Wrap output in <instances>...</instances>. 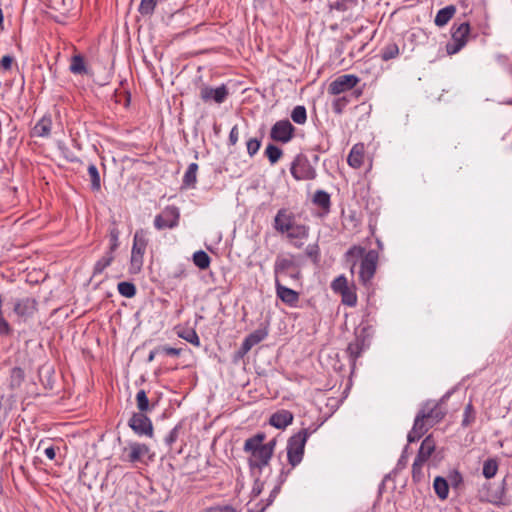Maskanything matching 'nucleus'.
Wrapping results in <instances>:
<instances>
[{"label":"nucleus","instance_id":"f257e3e1","mask_svg":"<svg viewBox=\"0 0 512 512\" xmlns=\"http://www.w3.org/2000/svg\"><path fill=\"white\" fill-rule=\"evenodd\" d=\"M266 439V435L263 432H258L255 435L245 440L243 451L249 453L248 467L250 474L270 473V460L272 455L270 450L268 451L263 442Z\"/></svg>","mask_w":512,"mask_h":512},{"label":"nucleus","instance_id":"f03ea898","mask_svg":"<svg viewBox=\"0 0 512 512\" xmlns=\"http://www.w3.org/2000/svg\"><path fill=\"white\" fill-rule=\"evenodd\" d=\"M311 432L304 428L293 434L287 441V459L291 470L299 465L304 456L306 442Z\"/></svg>","mask_w":512,"mask_h":512},{"label":"nucleus","instance_id":"7ed1b4c3","mask_svg":"<svg viewBox=\"0 0 512 512\" xmlns=\"http://www.w3.org/2000/svg\"><path fill=\"white\" fill-rule=\"evenodd\" d=\"M148 245V239L146 232L143 229H139L134 233L133 245L131 249L130 258V272L139 273L143 266V258Z\"/></svg>","mask_w":512,"mask_h":512},{"label":"nucleus","instance_id":"20e7f679","mask_svg":"<svg viewBox=\"0 0 512 512\" xmlns=\"http://www.w3.org/2000/svg\"><path fill=\"white\" fill-rule=\"evenodd\" d=\"M470 25L468 22L454 23L451 27V41L446 44L448 55L457 54L468 42Z\"/></svg>","mask_w":512,"mask_h":512},{"label":"nucleus","instance_id":"39448f33","mask_svg":"<svg viewBox=\"0 0 512 512\" xmlns=\"http://www.w3.org/2000/svg\"><path fill=\"white\" fill-rule=\"evenodd\" d=\"M180 216V209L177 206L167 205L159 214L155 216L153 222L154 227L158 231L174 229L179 225Z\"/></svg>","mask_w":512,"mask_h":512},{"label":"nucleus","instance_id":"423d86ee","mask_svg":"<svg viewBox=\"0 0 512 512\" xmlns=\"http://www.w3.org/2000/svg\"><path fill=\"white\" fill-rule=\"evenodd\" d=\"M273 271L275 280L287 277L293 281H299L301 278L300 269L292 258L277 256Z\"/></svg>","mask_w":512,"mask_h":512},{"label":"nucleus","instance_id":"0eeeda50","mask_svg":"<svg viewBox=\"0 0 512 512\" xmlns=\"http://www.w3.org/2000/svg\"><path fill=\"white\" fill-rule=\"evenodd\" d=\"M379 255L378 252L374 249L367 251L364 257H362V261H360L359 267V281L367 286L371 283V280L374 278L376 273L377 264H378Z\"/></svg>","mask_w":512,"mask_h":512},{"label":"nucleus","instance_id":"6e6552de","mask_svg":"<svg viewBox=\"0 0 512 512\" xmlns=\"http://www.w3.org/2000/svg\"><path fill=\"white\" fill-rule=\"evenodd\" d=\"M290 172L293 178L298 181L313 180L317 176L316 169L308 160V158L303 155L296 156L292 162Z\"/></svg>","mask_w":512,"mask_h":512},{"label":"nucleus","instance_id":"1a4fd4ad","mask_svg":"<svg viewBox=\"0 0 512 512\" xmlns=\"http://www.w3.org/2000/svg\"><path fill=\"white\" fill-rule=\"evenodd\" d=\"M150 453L148 445L136 441L128 442L127 446L122 449L120 459L129 463H146L144 458Z\"/></svg>","mask_w":512,"mask_h":512},{"label":"nucleus","instance_id":"9d476101","mask_svg":"<svg viewBox=\"0 0 512 512\" xmlns=\"http://www.w3.org/2000/svg\"><path fill=\"white\" fill-rule=\"evenodd\" d=\"M128 426L140 437L152 438L154 435L153 423L145 413L134 412L128 420Z\"/></svg>","mask_w":512,"mask_h":512},{"label":"nucleus","instance_id":"9b49d317","mask_svg":"<svg viewBox=\"0 0 512 512\" xmlns=\"http://www.w3.org/2000/svg\"><path fill=\"white\" fill-rule=\"evenodd\" d=\"M199 96L204 103L222 104L229 96V89L225 84L218 87H212L203 84L199 90Z\"/></svg>","mask_w":512,"mask_h":512},{"label":"nucleus","instance_id":"f8f14e48","mask_svg":"<svg viewBox=\"0 0 512 512\" xmlns=\"http://www.w3.org/2000/svg\"><path fill=\"white\" fill-rule=\"evenodd\" d=\"M295 130L288 119L279 120L271 127L270 138L276 142L288 143L294 137Z\"/></svg>","mask_w":512,"mask_h":512},{"label":"nucleus","instance_id":"ddd939ff","mask_svg":"<svg viewBox=\"0 0 512 512\" xmlns=\"http://www.w3.org/2000/svg\"><path fill=\"white\" fill-rule=\"evenodd\" d=\"M366 329H361L360 332H356L354 340H352L347 348L346 354L349 358L350 364L352 368L355 367L357 359L362 355L363 351L368 347V343L366 342Z\"/></svg>","mask_w":512,"mask_h":512},{"label":"nucleus","instance_id":"4468645a","mask_svg":"<svg viewBox=\"0 0 512 512\" xmlns=\"http://www.w3.org/2000/svg\"><path fill=\"white\" fill-rule=\"evenodd\" d=\"M418 413L426 416L425 421L431 427L442 421L446 415L444 408L439 403L432 401L424 403Z\"/></svg>","mask_w":512,"mask_h":512},{"label":"nucleus","instance_id":"2eb2a0df","mask_svg":"<svg viewBox=\"0 0 512 512\" xmlns=\"http://www.w3.org/2000/svg\"><path fill=\"white\" fill-rule=\"evenodd\" d=\"M359 82V78L353 74H345L337 77L333 80L328 87V92L332 95H339L341 93L347 92L353 89L357 83Z\"/></svg>","mask_w":512,"mask_h":512},{"label":"nucleus","instance_id":"dca6fc26","mask_svg":"<svg viewBox=\"0 0 512 512\" xmlns=\"http://www.w3.org/2000/svg\"><path fill=\"white\" fill-rule=\"evenodd\" d=\"M507 479V476L504 477L499 483L498 487L493 490L491 496H487L483 500L496 507L510 506L512 504V500L511 497L507 494Z\"/></svg>","mask_w":512,"mask_h":512},{"label":"nucleus","instance_id":"f3484780","mask_svg":"<svg viewBox=\"0 0 512 512\" xmlns=\"http://www.w3.org/2000/svg\"><path fill=\"white\" fill-rule=\"evenodd\" d=\"M294 223L295 215L288 209L281 208L274 217L273 228L281 234H286L291 230Z\"/></svg>","mask_w":512,"mask_h":512},{"label":"nucleus","instance_id":"a211bd4d","mask_svg":"<svg viewBox=\"0 0 512 512\" xmlns=\"http://www.w3.org/2000/svg\"><path fill=\"white\" fill-rule=\"evenodd\" d=\"M13 311L18 317L26 320L37 311V301L32 297L17 299L14 303Z\"/></svg>","mask_w":512,"mask_h":512},{"label":"nucleus","instance_id":"6ab92c4d","mask_svg":"<svg viewBox=\"0 0 512 512\" xmlns=\"http://www.w3.org/2000/svg\"><path fill=\"white\" fill-rule=\"evenodd\" d=\"M276 296L289 307H297L299 302V293L283 285L280 280H275Z\"/></svg>","mask_w":512,"mask_h":512},{"label":"nucleus","instance_id":"aec40b11","mask_svg":"<svg viewBox=\"0 0 512 512\" xmlns=\"http://www.w3.org/2000/svg\"><path fill=\"white\" fill-rule=\"evenodd\" d=\"M425 417L426 416L417 413L414 419L413 427L407 435L408 443L418 441L429 430V428H431V426L427 425Z\"/></svg>","mask_w":512,"mask_h":512},{"label":"nucleus","instance_id":"412c9836","mask_svg":"<svg viewBox=\"0 0 512 512\" xmlns=\"http://www.w3.org/2000/svg\"><path fill=\"white\" fill-rule=\"evenodd\" d=\"M436 449V441L433 438L432 435L426 436L418 450L417 456H416V465L418 463H426L427 460L430 458V456L433 454V452Z\"/></svg>","mask_w":512,"mask_h":512},{"label":"nucleus","instance_id":"4be33fe9","mask_svg":"<svg viewBox=\"0 0 512 512\" xmlns=\"http://www.w3.org/2000/svg\"><path fill=\"white\" fill-rule=\"evenodd\" d=\"M294 415L292 412L286 409L276 411L270 416L269 423L277 429H285L287 426L292 424Z\"/></svg>","mask_w":512,"mask_h":512},{"label":"nucleus","instance_id":"5701e85b","mask_svg":"<svg viewBox=\"0 0 512 512\" xmlns=\"http://www.w3.org/2000/svg\"><path fill=\"white\" fill-rule=\"evenodd\" d=\"M366 253L367 251L365 248L359 245H353L346 251L344 254V260L346 265L350 267L352 273L354 272L358 261H362V257H364Z\"/></svg>","mask_w":512,"mask_h":512},{"label":"nucleus","instance_id":"b1692460","mask_svg":"<svg viewBox=\"0 0 512 512\" xmlns=\"http://www.w3.org/2000/svg\"><path fill=\"white\" fill-rule=\"evenodd\" d=\"M52 128V119L50 116H43L32 130L33 136L47 138L50 136Z\"/></svg>","mask_w":512,"mask_h":512},{"label":"nucleus","instance_id":"393cba45","mask_svg":"<svg viewBox=\"0 0 512 512\" xmlns=\"http://www.w3.org/2000/svg\"><path fill=\"white\" fill-rule=\"evenodd\" d=\"M456 12V8L453 5H448L442 9H440L434 19V23L438 27H443L446 25L451 18L454 16Z\"/></svg>","mask_w":512,"mask_h":512},{"label":"nucleus","instance_id":"a878e982","mask_svg":"<svg viewBox=\"0 0 512 512\" xmlns=\"http://www.w3.org/2000/svg\"><path fill=\"white\" fill-rule=\"evenodd\" d=\"M309 227L305 224H297L296 222L292 225L290 231L286 232V236L291 241L293 240H305L309 236Z\"/></svg>","mask_w":512,"mask_h":512},{"label":"nucleus","instance_id":"bb28decb","mask_svg":"<svg viewBox=\"0 0 512 512\" xmlns=\"http://www.w3.org/2000/svg\"><path fill=\"white\" fill-rule=\"evenodd\" d=\"M347 162L352 168H360L364 162L363 147L354 145L348 155Z\"/></svg>","mask_w":512,"mask_h":512},{"label":"nucleus","instance_id":"cd10ccee","mask_svg":"<svg viewBox=\"0 0 512 512\" xmlns=\"http://www.w3.org/2000/svg\"><path fill=\"white\" fill-rule=\"evenodd\" d=\"M177 336L195 347H199L201 345L200 338L194 328L183 327L177 330Z\"/></svg>","mask_w":512,"mask_h":512},{"label":"nucleus","instance_id":"c85d7f7f","mask_svg":"<svg viewBox=\"0 0 512 512\" xmlns=\"http://www.w3.org/2000/svg\"><path fill=\"white\" fill-rule=\"evenodd\" d=\"M313 203L329 213L331 207L330 194L324 190H317L313 196Z\"/></svg>","mask_w":512,"mask_h":512},{"label":"nucleus","instance_id":"c756f323","mask_svg":"<svg viewBox=\"0 0 512 512\" xmlns=\"http://www.w3.org/2000/svg\"><path fill=\"white\" fill-rule=\"evenodd\" d=\"M197 171H198V164L197 163H191L189 164L183 179H182V185L187 188H194L195 184L197 182Z\"/></svg>","mask_w":512,"mask_h":512},{"label":"nucleus","instance_id":"7c9ffc66","mask_svg":"<svg viewBox=\"0 0 512 512\" xmlns=\"http://www.w3.org/2000/svg\"><path fill=\"white\" fill-rule=\"evenodd\" d=\"M399 53L400 51L398 45L395 42L390 41L381 48L380 57L383 61L387 62L397 58Z\"/></svg>","mask_w":512,"mask_h":512},{"label":"nucleus","instance_id":"2f4dec72","mask_svg":"<svg viewBox=\"0 0 512 512\" xmlns=\"http://www.w3.org/2000/svg\"><path fill=\"white\" fill-rule=\"evenodd\" d=\"M499 469V461L497 458H488L483 462L482 475L490 480L496 476Z\"/></svg>","mask_w":512,"mask_h":512},{"label":"nucleus","instance_id":"473e14b6","mask_svg":"<svg viewBox=\"0 0 512 512\" xmlns=\"http://www.w3.org/2000/svg\"><path fill=\"white\" fill-rule=\"evenodd\" d=\"M433 488H434L435 494L438 496L439 499H441V500L447 499L448 494H449V485H448L447 480L444 477L437 476L434 479Z\"/></svg>","mask_w":512,"mask_h":512},{"label":"nucleus","instance_id":"72a5a7b5","mask_svg":"<svg viewBox=\"0 0 512 512\" xmlns=\"http://www.w3.org/2000/svg\"><path fill=\"white\" fill-rule=\"evenodd\" d=\"M114 260V254L106 251L105 254L94 264L93 275H100L111 265Z\"/></svg>","mask_w":512,"mask_h":512},{"label":"nucleus","instance_id":"f704fd0d","mask_svg":"<svg viewBox=\"0 0 512 512\" xmlns=\"http://www.w3.org/2000/svg\"><path fill=\"white\" fill-rule=\"evenodd\" d=\"M25 379L24 370L21 367H14L10 371L9 387L12 390L19 388Z\"/></svg>","mask_w":512,"mask_h":512},{"label":"nucleus","instance_id":"c9c22d12","mask_svg":"<svg viewBox=\"0 0 512 512\" xmlns=\"http://www.w3.org/2000/svg\"><path fill=\"white\" fill-rule=\"evenodd\" d=\"M70 71L75 75H84L88 73L83 56L74 55L71 59Z\"/></svg>","mask_w":512,"mask_h":512},{"label":"nucleus","instance_id":"e433bc0d","mask_svg":"<svg viewBox=\"0 0 512 512\" xmlns=\"http://www.w3.org/2000/svg\"><path fill=\"white\" fill-rule=\"evenodd\" d=\"M119 236H120V231H119L118 227L116 226V224L113 223V225L109 228V233H108L109 247H108L107 251H109L113 254L115 253V251L118 249V247L120 245Z\"/></svg>","mask_w":512,"mask_h":512},{"label":"nucleus","instance_id":"4c0bfd02","mask_svg":"<svg viewBox=\"0 0 512 512\" xmlns=\"http://www.w3.org/2000/svg\"><path fill=\"white\" fill-rule=\"evenodd\" d=\"M193 262L199 269L205 270L209 268L211 258L205 251L199 250L193 254Z\"/></svg>","mask_w":512,"mask_h":512},{"label":"nucleus","instance_id":"58836bf2","mask_svg":"<svg viewBox=\"0 0 512 512\" xmlns=\"http://www.w3.org/2000/svg\"><path fill=\"white\" fill-rule=\"evenodd\" d=\"M264 473H255V474H251V476L253 477L254 479V483H253V487H252V490H251V498H256L258 497L262 491L264 490V486H265V483H266V478H262V475Z\"/></svg>","mask_w":512,"mask_h":512},{"label":"nucleus","instance_id":"ea45409f","mask_svg":"<svg viewBox=\"0 0 512 512\" xmlns=\"http://www.w3.org/2000/svg\"><path fill=\"white\" fill-rule=\"evenodd\" d=\"M264 154L268 158L270 164L274 165L282 157L283 151H282L281 148H279L278 146H276L274 144H268L266 149H265Z\"/></svg>","mask_w":512,"mask_h":512},{"label":"nucleus","instance_id":"a19ab883","mask_svg":"<svg viewBox=\"0 0 512 512\" xmlns=\"http://www.w3.org/2000/svg\"><path fill=\"white\" fill-rule=\"evenodd\" d=\"M268 333L264 329H257L250 334H248L244 341L248 342V345L253 348L255 345L259 344L261 341H263L267 337Z\"/></svg>","mask_w":512,"mask_h":512},{"label":"nucleus","instance_id":"79ce46f5","mask_svg":"<svg viewBox=\"0 0 512 512\" xmlns=\"http://www.w3.org/2000/svg\"><path fill=\"white\" fill-rule=\"evenodd\" d=\"M88 174L91 180V190L92 191H100L101 189V179L99 171L94 163H90L88 166Z\"/></svg>","mask_w":512,"mask_h":512},{"label":"nucleus","instance_id":"37998d69","mask_svg":"<svg viewBox=\"0 0 512 512\" xmlns=\"http://www.w3.org/2000/svg\"><path fill=\"white\" fill-rule=\"evenodd\" d=\"M475 420H476V411H475L472 403L469 402L464 408L461 426L464 428L469 427L475 422Z\"/></svg>","mask_w":512,"mask_h":512},{"label":"nucleus","instance_id":"c03bdc74","mask_svg":"<svg viewBox=\"0 0 512 512\" xmlns=\"http://www.w3.org/2000/svg\"><path fill=\"white\" fill-rule=\"evenodd\" d=\"M291 119L298 125H304L307 121V110L304 105H297L291 112Z\"/></svg>","mask_w":512,"mask_h":512},{"label":"nucleus","instance_id":"a18cd8bd","mask_svg":"<svg viewBox=\"0 0 512 512\" xmlns=\"http://www.w3.org/2000/svg\"><path fill=\"white\" fill-rule=\"evenodd\" d=\"M290 472H291V469H286L285 467L281 468L280 473L277 477V482H276L275 486L273 487L272 491L270 492V496H272V498L275 499L277 497V495L279 494V492L281 490L282 485L287 480V477L290 474Z\"/></svg>","mask_w":512,"mask_h":512},{"label":"nucleus","instance_id":"49530a36","mask_svg":"<svg viewBox=\"0 0 512 512\" xmlns=\"http://www.w3.org/2000/svg\"><path fill=\"white\" fill-rule=\"evenodd\" d=\"M290 472H291V469H286L285 467L281 468L280 473L277 477V482H276L275 486L273 487L272 491L270 492V496H272V498L275 499L277 497V495L279 494V492L281 490L282 485L287 480V477L290 474Z\"/></svg>","mask_w":512,"mask_h":512},{"label":"nucleus","instance_id":"de8ad7c7","mask_svg":"<svg viewBox=\"0 0 512 512\" xmlns=\"http://www.w3.org/2000/svg\"><path fill=\"white\" fill-rule=\"evenodd\" d=\"M290 472H291V469H286L285 467L281 468L280 473L277 477V482H276L275 486L273 487L272 491L270 492V496H272V498L275 499L277 497V495L279 494V492L281 490L282 485L287 480V477L290 474Z\"/></svg>","mask_w":512,"mask_h":512},{"label":"nucleus","instance_id":"09e8293b","mask_svg":"<svg viewBox=\"0 0 512 512\" xmlns=\"http://www.w3.org/2000/svg\"><path fill=\"white\" fill-rule=\"evenodd\" d=\"M118 292L121 296L126 298H132L136 295L137 289L132 282L123 281L117 285Z\"/></svg>","mask_w":512,"mask_h":512},{"label":"nucleus","instance_id":"8fccbe9b","mask_svg":"<svg viewBox=\"0 0 512 512\" xmlns=\"http://www.w3.org/2000/svg\"><path fill=\"white\" fill-rule=\"evenodd\" d=\"M159 0H141L138 6V12L142 16H151L158 4Z\"/></svg>","mask_w":512,"mask_h":512},{"label":"nucleus","instance_id":"3c124183","mask_svg":"<svg viewBox=\"0 0 512 512\" xmlns=\"http://www.w3.org/2000/svg\"><path fill=\"white\" fill-rule=\"evenodd\" d=\"M342 303L349 306L354 307L357 304V294L353 287H348L346 290L340 293Z\"/></svg>","mask_w":512,"mask_h":512},{"label":"nucleus","instance_id":"603ef678","mask_svg":"<svg viewBox=\"0 0 512 512\" xmlns=\"http://www.w3.org/2000/svg\"><path fill=\"white\" fill-rule=\"evenodd\" d=\"M136 404H137V408H138L139 412L144 413L151 409L150 404H149V399L147 397L145 390L141 389L137 392Z\"/></svg>","mask_w":512,"mask_h":512},{"label":"nucleus","instance_id":"864d4df0","mask_svg":"<svg viewBox=\"0 0 512 512\" xmlns=\"http://www.w3.org/2000/svg\"><path fill=\"white\" fill-rule=\"evenodd\" d=\"M182 427L183 423L179 422L169 431V433L165 437L164 442L169 448H171L172 445L177 441Z\"/></svg>","mask_w":512,"mask_h":512},{"label":"nucleus","instance_id":"5fc2aeb1","mask_svg":"<svg viewBox=\"0 0 512 512\" xmlns=\"http://www.w3.org/2000/svg\"><path fill=\"white\" fill-rule=\"evenodd\" d=\"M348 287L350 286L348 285L347 278L344 275L336 277L331 283L332 290L338 294L346 290Z\"/></svg>","mask_w":512,"mask_h":512},{"label":"nucleus","instance_id":"6e6d98bb","mask_svg":"<svg viewBox=\"0 0 512 512\" xmlns=\"http://www.w3.org/2000/svg\"><path fill=\"white\" fill-rule=\"evenodd\" d=\"M306 255L312 260L314 264L320 261V248L317 243L309 244L305 249Z\"/></svg>","mask_w":512,"mask_h":512},{"label":"nucleus","instance_id":"4d7b16f0","mask_svg":"<svg viewBox=\"0 0 512 512\" xmlns=\"http://www.w3.org/2000/svg\"><path fill=\"white\" fill-rule=\"evenodd\" d=\"M374 34H375V31L369 33L368 35L365 36V39L360 42L359 46L353 47L352 51H350V53H349L350 57L354 58L357 55H359L361 52H363L365 47L368 45V43L373 39Z\"/></svg>","mask_w":512,"mask_h":512},{"label":"nucleus","instance_id":"13d9d810","mask_svg":"<svg viewBox=\"0 0 512 512\" xmlns=\"http://www.w3.org/2000/svg\"><path fill=\"white\" fill-rule=\"evenodd\" d=\"M349 103V99L346 96L335 98L332 102V109L335 114H342L345 107Z\"/></svg>","mask_w":512,"mask_h":512},{"label":"nucleus","instance_id":"bf43d9fd","mask_svg":"<svg viewBox=\"0 0 512 512\" xmlns=\"http://www.w3.org/2000/svg\"><path fill=\"white\" fill-rule=\"evenodd\" d=\"M247 153L250 157L257 154L261 147V138H250L247 143Z\"/></svg>","mask_w":512,"mask_h":512},{"label":"nucleus","instance_id":"052dcab7","mask_svg":"<svg viewBox=\"0 0 512 512\" xmlns=\"http://www.w3.org/2000/svg\"><path fill=\"white\" fill-rule=\"evenodd\" d=\"M493 492L492 484L490 482H485L482 487L478 491V499L481 503H487V501L483 500L485 497L491 496Z\"/></svg>","mask_w":512,"mask_h":512},{"label":"nucleus","instance_id":"680f3d73","mask_svg":"<svg viewBox=\"0 0 512 512\" xmlns=\"http://www.w3.org/2000/svg\"><path fill=\"white\" fill-rule=\"evenodd\" d=\"M12 333V329L8 321L3 316V311L0 312V336H8Z\"/></svg>","mask_w":512,"mask_h":512},{"label":"nucleus","instance_id":"e2e57ef3","mask_svg":"<svg viewBox=\"0 0 512 512\" xmlns=\"http://www.w3.org/2000/svg\"><path fill=\"white\" fill-rule=\"evenodd\" d=\"M187 277V271L184 265H178L171 273V278L181 280Z\"/></svg>","mask_w":512,"mask_h":512},{"label":"nucleus","instance_id":"0e129e2a","mask_svg":"<svg viewBox=\"0 0 512 512\" xmlns=\"http://www.w3.org/2000/svg\"><path fill=\"white\" fill-rule=\"evenodd\" d=\"M367 29H368V26H363V25L357 29L352 28L350 30V33H347L344 38L346 41H352L356 36L362 34Z\"/></svg>","mask_w":512,"mask_h":512},{"label":"nucleus","instance_id":"69168bd1","mask_svg":"<svg viewBox=\"0 0 512 512\" xmlns=\"http://www.w3.org/2000/svg\"><path fill=\"white\" fill-rule=\"evenodd\" d=\"M14 62V57L10 54L4 55L0 60V66L3 70H10Z\"/></svg>","mask_w":512,"mask_h":512},{"label":"nucleus","instance_id":"338daca9","mask_svg":"<svg viewBox=\"0 0 512 512\" xmlns=\"http://www.w3.org/2000/svg\"><path fill=\"white\" fill-rule=\"evenodd\" d=\"M161 353L168 355V356H179L181 354V349L174 348L170 346H159Z\"/></svg>","mask_w":512,"mask_h":512},{"label":"nucleus","instance_id":"774afa93","mask_svg":"<svg viewBox=\"0 0 512 512\" xmlns=\"http://www.w3.org/2000/svg\"><path fill=\"white\" fill-rule=\"evenodd\" d=\"M239 139V129L237 125H234L229 133L228 142L230 145H236Z\"/></svg>","mask_w":512,"mask_h":512}]
</instances>
